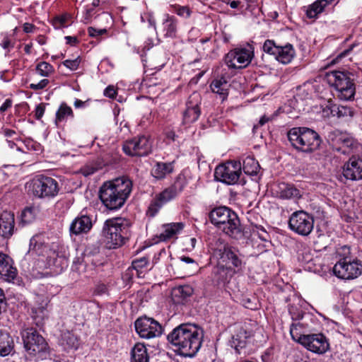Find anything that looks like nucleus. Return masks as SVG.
<instances>
[{"instance_id":"obj_1","label":"nucleus","mask_w":362,"mask_h":362,"mask_svg":"<svg viewBox=\"0 0 362 362\" xmlns=\"http://www.w3.org/2000/svg\"><path fill=\"white\" fill-rule=\"evenodd\" d=\"M202 331L192 324H182L168 335L175 351L185 357H193L202 346Z\"/></svg>"},{"instance_id":"obj_2","label":"nucleus","mask_w":362,"mask_h":362,"mask_svg":"<svg viewBox=\"0 0 362 362\" xmlns=\"http://www.w3.org/2000/svg\"><path fill=\"white\" fill-rule=\"evenodd\" d=\"M132 188V181L127 177H120L105 182L100 187L99 197L107 209L116 210L124 205Z\"/></svg>"},{"instance_id":"obj_3","label":"nucleus","mask_w":362,"mask_h":362,"mask_svg":"<svg viewBox=\"0 0 362 362\" xmlns=\"http://www.w3.org/2000/svg\"><path fill=\"white\" fill-rule=\"evenodd\" d=\"M132 223L129 219L117 217L107 220L103 228L107 246L115 248L122 246L130 236Z\"/></svg>"},{"instance_id":"obj_4","label":"nucleus","mask_w":362,"mask_h":362,"mask_svg":"<svg viewBox=\"0 0 362 362\" xmlns=\"http://www.w3.org/2000/svg\"><path fill=\"white\" fill-rule=\"evenodd\" d=\"M211 222L223 233L232 238L241 233L240 220L235 213L228 207L220 206L210 212Z\"/></svg>"},{"instance_id":"obj_5","label":"nucleus","mask_w":362,"mask_h":362,"mask_svg":"<svg viewBox=\"0 0 362 362\" xmlns=\"http://www.w3.org/2000/svg\"><path fill=\"white\" fill-rule=\"evenodd\" d=\"M287 136L292 146L303 152H313L321 144L318 134L307 127H293L288 132Z\"/></svg>"},{"instance_id":"obj_6","label":"nucleus","mask_w":362,"mask_h":362,"mask_svg":"<svg viewBox=\"0 0 362 362\" xmlns=\"http://www.w3.org/2000/svg\"><path fill=\"white\" fill-rule=\"evenodd\" d=\"M24 347L27 354L35 360H43L49 354L48 344L35 329L27 328L21 332Z\"/></svg>"},{"instance_id":"obj_7","label":"nucleus","mask_w":362,"mask_h":362,"mask_svg":"<svg viewBox=\"0 0 362 362\" xmlns=\"http://www.w3.org/2000/svg\"><path fill=\"white\" fill-rule=\"evenodd\" d=\"M341 257L333 267L334 274L339 279H353L357 278L362 273V265L356 259L349 256L350 248L343 246L338 251Z\"/></svg>"},{"instance_id":"obj_8","label":"nucleus","mask_w":362,"mask_h":362,"mask_svg":"<svg viewBox=\"0 0 362 362\" xmlns=\"http://www.w3.org/2000/svg\"><path fill=\"white\" fill-rule=\"evenodd\" d=\"M187 185V182L183 175H178L174 183L158 194L151 202L148 206V214L154 216L159 209L167 202L175 199Z\"/></svg>"},{"instance_id":"obj_9","label":"nucleus","mask_w":362,"mask_h":362,"mask_svg":"<svg viewBox=\"0 0 362 362\" xmlns=\"http://www.w3.org/2000/svg\"><path fill=\"white\" fill-rule=\"evenodd\" d=\"M328 82L335 88L337 96L343 100H349L355 95V85L353 80L345 72L334 71L327 75Z\"/></svg>"},{"instance_id":"obj_10","label":"nucleus","mask_w":362,"mask_h":362,"mask_svg":"<svg viewBox=\"0 0 362 362\" xmlns=\"http://www.w3.org/2000/svg\"><path fill=\"white\" fill-rule=\"evenodd\" d=\"M327 140L334 151L342 154L349 153L351 151L357 149L359 146L358 141L351 134L339 129L329 132Z\"/></svg>"},{"instance_id":"obj_11","label":"nucleus","mask_w":362,"mask_h":362,"mask_svg":"<svg viewBox=\"0 0 362 362\" xmlns=\"http://www.w3.org/2000/svg\"><path fill=\"white\" fill-rule=\"evenodd\" d=\"M33 194L38 198H52L59 192L58 182L52 177L39 175L34 178L30 185Z\"/></svg>"},{"instance_id":"obj_12","label":"nucleus","mask_w":362,"mask_h":362,"mask_svg":"<svg viewBox=\"0 0 362 362\" xmlns=\"http://www.w3.org/2000/svg\"><path fill=\"white\" fill-rule=\"evenodd\" d=\"M242 165L240 161L230 160L218 165L214 172L216 180L227 185L238 182L241 175Z\"/></svg>"},{"instance_id":"obj_13","label":"nucleus","mask_w":362,"mask_h":362,"mask_svg":"<svg viewBox=\"0 0 362 362\" xmlns=\"http://www.w3.org/2000/svg\"><path fill=\"white\" fill-rule=\"evenodd\" d=\"M253 56L251 47H238L226 54L225 63L230 69H243L250 64Z\"/></svg>"},{"instance_id":"obj_14","label":"nucleus","mask_w":362,"mask_h":362,"mask_svg":"<svg viewBox=\"0 0 362 362\" xmlns=\"http://www.w3.org/2000/svg\"><path fill=\"white\" fill-rule=\"evenodd\" d=\"M313 218L303 211L293 212L289 218V228L300 235H309L313 229Z\"/></svg>"},{"instance_id":"obj_15","label":"nucleus","mask_w":362,"mask_h":362,"mask_svg":"<svg viewBox=\"0 0 362 362\" xmlns=\"http://www.w3.org/2000/svg\"><path fill=\"white\" fill-rule=\"evenodd\" d=\"M134 326L136 332L141 338L151 339L162 333V327L152 318L140 317L136 320Z\"/></svg>"},{"instance_id":"obj_16","label":"nucleus","mask_w":362,"mask_h":362,"mask_svg":"<svg viewBox=\"0 0 362 362\" xmlns=\"http://www.w3.org/2000/svg\"><path fill=\"white\" fill-rule=\"evenodd\" d=\"M30 315L37 325H42L49 317L50 307L47 297L37 295L30 308Z\"/></svg>"},{"instance_id":"obj_17","label":"nucleus","mask_w":362,"mask_h":362,"mask_svg":"<svg viewBox=\"0 0 362 362\" xmlns=\"http://www.w3.org/2000/svg\"><path fill=\"white\" fill-rule=\"evenodd\" d=\"M151 146L148 138L141 136L126 141L123 145V151L129 156H144L150 152Z\"/></svg>"},{"instance_id":"obj_18","label":"nucleus","mask_w":362,"mask_h":362,"mask_svg":"<svg viewBox=\"0 0 362 362\" xmlns=\"http://www.w3.org/2000/svg\"><path fill=\"white\" fill-rule=\"evenodd\" d=\"M302 345L308 350L318 354H324L329 349V343L322 334H307L303 338Z\"/></svg>"},{"instance_id":"obj_19","label":"nucleus","mask_w":362,"mask_h":362,"mask_svg":"<svg viewBox=\"0 0 362 362\" xmlns=\"http://www.w3.org/2000/svg\"><path fill=\"white\" fill-rule=\"evenodd\" d=\"M343 175L348 180H362V157H350L343 166Z\"/></svg>"},{"instance_id":"obj_20","label":"nucleus","mask_w":362,"mask_h":362,"mask_svg":"<svg viewBox=\"0 0 362 362\" xmlns=\"http://www.w3.org/2000/svg\"><path fill=\"white\" fill-rule=\"evenodd\" d=\"M273 192L281 199L296 201L302 197L300 189L291 183L279 182L274 185Z\"/></svg>"},{"instance_id":"obj_21","label":"nucleus","mask_w":362,"mask_h":362,"mask_svg":"<svg viewBox=\"0 0 362 362\" xmlns=\"http://www.w3.org/2000/svg\"><path fill=\"white\" fill-rule=\"evenodd\" d=\"M199 103V94L193 93L186 103V110L183 114V122L185 124H191L198 119L201 113Z\"/></svg>"},{"instance_id":"obj_22","label":"nucleus","mask_w":362,"mask_h":362,"mask_svg":"<svg viewBox=\"0 0 362 362\" xmlns=\"http://www.w3.org/2000/svg\"><path fill=\"white\" fill-rule=\"evenodd\" d=\"M217 255L219 256V259L222 263L225 264L226 267L231 269L233 273H236L242 269L243 262L239 258L238 255L229 247L224 246L223 249H219Z\"/></svg>"},{"instance_id":"obj_23","label":"nucleus","mask_w":362,"mask_h":362,"mask_svg":"<svg viewBox=\"0 0 362 362\" xmlns=\"http://www.w3.org/2000/svg\"><path fill=\"white\" fill-rule=\"evenodd\" d=\"M17 274V270L13 265L10 257L0 252V276L6 281L13 280Z\"/></svg>"},{"instance_id":"obj_24","label":"nucleus","mask_w":362,"mask_h":362,"mask_svg":"<svg viewBox=\"0 0 362 362\" xmlns=\"http://www.w3.org/2000/svg\"><path fill=\"white\" fill-rule=\"evenodd\" d=\"M14 214L10 211L0 214V236L9 238L13 233Z\"/></svg>"},{"instance_id":"obj_25","label":"nucleus","mask_w":362,"mask_h":362,"mask_svg":"<svg viewBox=\"0 0 362 362\" xmlns=\"http://www.w3.org/2000/svg\"><path fill=\"white\" fill-rule=\"evenodd\" d=\"M92 228V221L88 216H81L76 217L70 226V232L72 234L79 235L81 233L88 232Z\"/></svg>"},{"instance_id":"obj_26","label":"nucleus","mask_w":362,"mask_h":362,"mask_svg":"<svg viewBox=\"0 0 362 362\" xmlns=\"http://www.w3.org/2000/svg\"><path fill=\"white\" fill-rule=\"evenodd\" d=\"M184 224L180 223H170L162 226L163 230L159 235V239L161 241H166L174 238L183 229Z\"/></svg>"},{"instance_id":"obj_27","label":"nucleus","mask_w":362,"mask_h":362,"mask_svg":"<svg viewBox=\"0 0 362 362\" xmlns=\"http://www.w3.org/2000/svg\"><path fill=\"white\" fill-rule=\"evenodd\" d=\"M252 335L250 330L248 329L247 326L240 327L237 329L235 334L232 337V345L238 349V347L243 348L245 346L247 339Z\"/></svg>"},{"instance_id":"obj_28","label":"nucleus","mask_w":362,"mask_h":362,"mask_svg":"<svg viewBox=\"0 0 362 362\" xmlns=\"http://www.w3.org/2000/svg\"><path fill=\"white\" fill-rule=\"evenodd\" d=\"M14 349L11 336L6 331L0 329V356H8Z\"/></svg>"},{"instance_id":"obj_29","label":"nucleus","mask_w":362,"mask_h":362,"mask_svg":"<svg viewBox=\"0 0 362 362\" xmlns=\"http://www.w3.org/2000/svg\"><path fill=\"white\" fill-rule=\"evenodd\" d=\"M295 55V50L291 44L279 46L275 58L279 62L287 64L291 62Z\"/></svg>"},{"instance_id":"obj_30","label":"nucleus","mask_w":362,"mask_h":362,"mask_svg":"<svg viewBox=\"0 0 362 362\" xmlns=\"http://www.w3.org/2000/svg\"><path fill=\"white\" fill-rule=\"evenodd\" d=\"M173 163H156L151 169V175L157 180L163 179L173 171Z\"/></svg>"},{"instance_id":"obj_31","label":"nucleus","mask_w":362,"mask_h":362,"mask_svg":"<svg viewBox=\"0 0 362 362\" xmlns=\"http://www.w3.org/2000/svg\"><path fill=\"white\" fill-rule=\"evenodd\" d=\"M148 355L144 344L137 343L131 351V362H148Z\"/></svg>"},{"instance_id":"obj_32","label":"nucleus","mask_w":362,"mask_h":362,"mask_svg":"<svg viewBox=\"0 0 362 362\" xmlns=\"http://www.w3.org/2000/svg\"><path fill=\"white\" fill-rule=\"evenodd\" d=\"M230 85L228 80L222 76L220 78L214 80L211 84V88L214 93L219 94L224 100L228 95V90Z\"/></svg>"},{"instance_id":"obj_33","label":"nucleus","mask_w":362,"mask_h":362,"mask_svg":"<svg viewBox=\"0 0 362 362\" xmlns=\"http://www.w3.org/2000/svg\"><path fill=\"white\" fill-rule=\"evenodd\" d=\"M213 274L216 278L217 281L225 282L230 279L233 273L232 269L225 266L224 263H222L219 259L218 265L214 267Z\"/></svg>"},{"instance_id":"obj_34","label":"nucleus","mask_w":362,"mask_h":362,"mask_svg":"<svg viewBox=\"0 0 362 362\" xmlns=\"http://www.w3.org/2000/svg\"><path fill=\"white\" fill-rule=\"evenodd\" d=\"M164 35L168 37H174L176 35L177 22L175 16L167 15L163 22Z\"/></svg>"},{"instance_id":"obj_35","label":"nucleus","mask_w":362,"mask_h":362,"mask_svg":"<svg viewBox=\"0 0 362 362\" xmlns=\"http://www.w3.org/2000/svg\"><path fill=\"white\" fill-rule=\"evenodd\" d=\"M334 0H317L314 2L307 11V16L310 18H315L322 12L325 7L331 4Z\"/></svg>"},{"instance_id":"obj_36","label":"nucleus","mask_w":362,"mask_h":362,"mask_svg":"<svg viewBox=\"0 0 362 362\" xmlns=\"http://www.w3.org/2000/svg\"><path fill=\"white\" fill-rule=\"evenodd\" d=\"M259 168L258 162L254 158L247 156L243 160V169L245 174L256 175Z\"/></svg>"},{"instance_id":"obj_37","label":"nucleus","mask_w":362,"mask_h":362,"mask_svg":"<svg viewBox=\"0 0 362 362\" xmlns=\"http://www.w3.org/2000/svg\"><path fill=\"white\" fill-rule=\"evenodd\" d=\"M40 236H34L30 240L29 252H35L39 255H44V252H47L48 247L40 243Z\"/></svg>"},{"instance_id":"obj_38","label":"nucleus","mask_w":362,"mask_h":362,"mask_svg":"<svg viewBox=\"0 0 362 362\" xmlns=\"http://www.w3.org/2000/svg\"><path fill=\"white\" fill-rule=\"evenodd\" d=\"M149 261L147 257H143L134 259L132 263V268L136 271L139 277L144 276V272L147 269Z\"/></svg>"},{"instance_id":"obj_39","label":"nucleus","mask_w":362,"mask_h":362,"mask_svg":"<svg viewBox=\"0 0 362 362\" xmlns=\"http://www.w3.org/2000/svg\"><path fill=\"white\" fill-rule=\"evenodd\" d=\"M69 117H74L72 109L66 104L62 103L56 113V123L64 121Z\"/></svg>"},{"instance_id":"obj_40","label":"nucleus","mask_w":362,"mask_h":362,"mask_svg":"<svg viewBox=\"0 0 362 362\" xmlns=\"http://www.w3.org/2000/svg\"><path fill=\"white\" fill-rule=\"evenodd\" d=\"M37 209L35 207H26L22 211L21 215V223L23 224H29L32 223L36 218Z\"/></svg>"},{"instance_id":"obj_41","label":"nucleus","mask_w":362,"mask_h":362,"mask_svg":"<svg viewBox=\"0 0 362 362\" xmlns=\"http://www.w3.org/2000/svg\"><path fill=\"white\" fill-rule=\"evenodd\" d=\"M336 115L338 118L349 120L354 117V112L351 107L344 105L336 106Z\"/></svg>"},{"instance_id":"obj_42","label":"nucleus","mask_w":362,"mask_h":362,"mask_svg":"<svg viewBox=\"0 0 362 362\" xmlns=\"http://www.w3.org/2000/svg\"><path fill=\"white\" fill-rule=\"evenodd\" d=\"M298 258V260L305 265L306 269H313L311 264L315 260L313 259V255L309 249L303 250L302 252L299 253Z\"/></svg>"},{"instance_id":"obj_43","label":"nucleus","mask_w":362,"mask_h":362,"mask_svg":"<svg viewBox=\"0 0 362 362\" xmlns=\"http://www.w3.org/2000/svg\"><path fill=\"white\" fill-rule=\"evenodd\" d=\"M35 70L37 74L43 77H48L54 72L53 66L46 62H40Z\"/></svg>"},{"instance_id":"obj_44","label":"nucleus","mask_w":362,"mask_h":362,"mask_svg":"<svg viewBox=\"0 0 362 362\" xmlns=\"http://www.w3.org/2000/svg\"><path fill=\"white\" fill-rule=\"evenodd\" d=\"M302 327V325L300 322L293 323L290 328V334L292 339L294 341H298L300 344H303V338L305 337L307 335L301 334L300 332V329Z\"/></svg>"},{"instance_id":"obj_45","label":"nucleus","mask_w":362,"mask_h":362,"mask_svg":"<svg viewBox=\"0 0 362 362\" xmlns=\"http://www.w3.org/2000/svg\"><path fill=\"white\" fill-rule=\"evenodd\" d=\"M192 288L188 285L180 286L173 289V293L175 296L185 298L192 294Z\"/></svg>"},{"instance_id":"obj_46","label":"nucleus","mask_w":362,"mask_h":362,"mask_svg":"<svg viewBox=\"0 0 362 362\" xmlns=\"http://www.w3.org/2000/svg\"><path fill=\"white\" fill-rule=\"evenodd\" d=\"M63 344L69 349H77L78 343L77 338L71 333L67 332L64 334Z\"/></svg>"},{"instance_id":"obj_47","label":"nucleus","mask_w":362,"mask_h":362,"mask_svg":"<svg viewBox=\"0 0 362 362\" xmlns=\"http://www.w3.org/2000/svg\"><path fill=\"white\" fill-rule=\"evenodd\" d=\"M336 106L332 100H328L327 105L322 109V115L326 117H334L336 113Z\"/></svg>"},{"instance_id":"obj_48","label":"nucleus","mask_w":362,"mask_h":362,"mask_svg":"<svg viewBox=\"0 0 362 362\" xmlns=\"http://www.w3.org/2000/svg\"><path fill=\"white\" fill-rule=\"evenodd\" d=\"M240 303L246 308L255 310L257 308V303L255 297L244 296L240 299Z\"/></svg>"},{"instance_id":"obj_49","label":"nucleus","mask_w":362,"mask_h":362,"mask_svg":"<svg viewBox=\"0 0 362 362\" xmlns=\"http://www.w3.org/2000/svg\"><path fill=\"white\" fill-rule=\"evenodd\" d=\"M279 46L276 45L274 41L267 40L263 45V50L264 52L274 55L275 57Z\"/></svg>"},{"instance_id":"obj_50","label":"nucleus","mask_w":362,"mask_h":362,"mask_svg":"<svg viewBox=\"0 0 362 362\" xmlns=\"http://www.w3.org/2000/svg\"><path fill=\"white\" fill-rule=\"evenodd\" d=\"M72 269L80 274L86 272V265L83 262V257H78L74 259Z\"/></svg>"},{"instance_id":"obj_51","label":"nucleus","mask_w":362,"mask_h":362,"mask_svg":"<svg viewBox=\"0 0 362 362\" xmlns=\"http://www.w3.org/2000/svg\"><path fill=\"white\" fill-rule=\"evenodd\" d=\"M81 63V59L79 57L75 58L74 59H66L63 62V65L66 68L69 69L71 71L76 70L79 64Z\"/></svg>"},{"instance_id":"obj_52","label":"nucleus","mask_w":362,"mask_h":362,"mask_svg":"<svg viewBox=\"0 0 362 362\" xmlns=\"http://www.w3.org/2000/svg\"><path fill=\"white\" fill-rule=\"evenodd\" d=\"M49 83L48 79H42L37 83H30V88L34 90H42L45 88Z\"/></svg>"},{"instance_id":"obj_53","label":"nucleus","mask_w":362,"mask_h":362,"mask_svg":"<svg viewBox=\"0 0 362 362\" xmlns=\"http://www.w3.org/2000/svg\"><path fill=\"white\" fill-rule=\"evenodd\" d=\"M88 33L90 36L91 37H98L102 35H104L107 33L106 29H96L93 27H89L88 28Z\"/></svg>"},{"instance_id":"obj_54","label":"nucleus","mask_w":362,"mask_h":362,"mask_svg":"<svg viewBox=\"0 0 362 362\" xmlns=\"http://www.w3.org/2000/svg\"><path fill=\"white\" fill-rule=\"evenodd\" d=\"M255 234L263 241H267L269 239V234L262 227L257 228V230L254 231V235Z\"/></svg>"},{"instance_id":"obj_55","label":"nucleus","mask_w":362,"mask_h":362,"mask_svg":"<svg viewBox=\"0 0 362 362\" xmlns=\"http://www.w3.org/2000/svg\"><path fill=\"white\" fill-rule=\"evenodd\" d=\"M141 20L142 22H145L146 21H147L149 23V25L153 26L154 28H156V20L151 13H144L141 15Z\"/></svg>"},{"instance_id":"obj_56","label":"nucleus","mask_w":362,"mask_h":362,"mask_svg":"<svg viewBox=\"0 0 362 362\" xmlns=\"http://www.w3.org/2000/svg\"><path fill=\"white\" fill-rule=\"evenodd\" d=\"M45 110V106L44 103H40L38 105H37L35 110V117L37 119H40Z\"/></svg>"},{"instance_id":"obj_57","label":"nucleus","mask_w":362,"mask_h":362,"mask_svg":"<svg viewBox=\"0 0 362 362\" xmlns=\"http://www.w3.org/2000/svg\"><path fill=\"white\" fill-rule=\"evenodd\" d=\"M176 13L177 15L185 18L189 17L190 14L189 9L185 6H179L176 9Z\"/></svg>"},{"instance_id":"obj_58","label":"nucleus","mask_w":362,"mask_h":362,"mask_svg":"<svg viewBox=\"0 0 362 362\" xmlns=\"http://www.w3.org/2000/svg\"><path fill=\"white\" fill-rule=\"evenodd\" d=\"M116 93V89L112 86L107 87L104 91V95L110 98H114Z\"/></svg>"},{"instance_id":"obj_59","label":"nucleus","mask_w":362,"mask_h":362,"mask_svg":"<svg viewBox=\"0 0 362 362\" xmlns=\"http://www.w3.org/2000/svg\"><path fill=\"white\" fill-rule=\"evenodd\" d=\"M271 120V118L269 117H267L266 115L262 116L260 119L259 120V122L257 124H255L253 127V131L255 132L256 129L260 127L268 122Z\"/></svg>"},{"instance_id":"obj_60","label":"nucleus","mask_w":362,"mask_h":362,"mask_svg":"<svg viewBox=\"0 0 362 362\" xmlns=\"http://www.w3.org/2000/svg\"><path fill=\"white\" fill-rule=\"evenodd\" d=\"M1 46L4 49H7L13 47L11 40L8 37H5L1 43Z\"/></svg>"},{"instance_id":"obj_61","label":"nucleus","mask_w":362,"mask_h":362,"mask_svg":"<svg viewBox=\"0 0 362 362\" xmlns=\"http://www.w3.org/2000/svg\"><path fill=\"white\" fill-rule=\"evenodd\" d=\"M12 105V100L9 98L6 99L0 107V112H4L10 108Z\"/></svg>"},{"instance_id":"obj_62","label":"nucleus","mask_w":362,"mask_h":362,"mask_svg":"<svg viewBox=\"0 0 362 362\" xmlns=\"http://www.w3.org/2000/svg\"><path fill=\"white\" fill-rule=\"evenodd\" d=\"M65 40L66 43L71 45H75L78 42L77 37L74 36H66Z\"/></svg>"},{"instance_id":"obj_63","label":"nucleus","mask_w":362,"mask_h":362,"mask_svg":"<svg viewBox=\"0 0 362 362\" xmlns=\"http://www.w3.org/2000/svg\"><path fill=\"white\" fill-rule=\"evenodd\" d=\"M4 134L7 138H14L17 135V133L14 130L9 129H4Z\"/></svg>"},{"instance_id":"obj_64","label":"nucleus","mask_w":362,"mask_h":362,"mask_svg":"<svg viewBox=\"0 0 362 362\" xmlns=\"http://www.w3.org/2000/svg\"><path fill=\"white\" fill-rule=\"evenodd\" d=\"M34 25L31 23H25L23 24V31L26 33H30L33 31Z\"/></svg>"}]
</instances>
